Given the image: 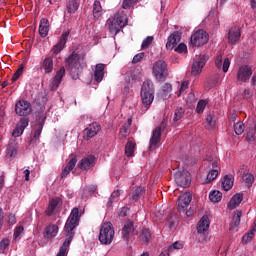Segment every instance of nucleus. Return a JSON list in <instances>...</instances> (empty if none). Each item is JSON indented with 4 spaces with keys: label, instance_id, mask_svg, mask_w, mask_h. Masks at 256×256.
<instances>
[{
    "label": "nucleus",
    "instance_id": "680f3d73",
    "mask_svg": "<svg viewBox=\"0 0 256 256\" xmlns=\"http://www.w3.org/2000/svg\"><path fill=\"white\" fill-rule=\"evenodd\" d=\"M145 57V53H139V54H136L133 59H132V63L135 64V63H139L143 58Z\"/></svg>",
    "mask_w": 256,
    "mask_h": 256
},
{
    "label": "nucleus",
    "instance_id": "bf43d9fd",
    "mask_svg": "<svg viewBox=\"0 0 256 256\" xmlns=\"http://www.w3.org/2000/svg\"><path fill=\"white\" fill-rule=\"evenodd\" d=\"M176 53H187V45L185 43H180L178 47L175 48Z\"/></svg>",
    "mask_w": 256,
    "mask_h": 256
},
{
    "label": "nucleus",
    "instance_id": "4468645a",
    "mask_svg": "<svg viewBox=\"0 0 256 256\" xmlns=\"http://www.w3.org/2000/svg\"><path fill=\"white\" fill-rule=\"evenodd\" d=\"M101 131V126L97 122H93L84 130V139L89 141V139H93L97 133Z\"/></svg>",
    "mask_w": 256,
    "mask_h": 256
},
{
    "label": "nucleus",
    "instance_id": "c03bdc74",
    "mask_svg": "<svg viewBox=\"0 0 256 256\" xmlns=\"http://www.w3.org/2000/svg\"><path fill=\"white\" fill-rule=\"evenodd\" d=\"M24 69H25V66L23 64H20L19 68L17 69V71L14 73V75L12 77V83H15V81H17V79H19V77H21V75H23Z\"/></svg>",
    "mask_w": 256,
    "mask_h": 256
},
{
    "label": "nucleus",
    "instance_id": "0e129e2a",
    "mask_svg": "<svg viewBox=\"0 0 256 256\" xmlns=\"http://www.w3.org/2000/svg\"><path fill=\"white\" fill-rule=\"evenodd\" d=\"M229 65H231V62H229V58H226L223 62L222 71L224 73H227L229 71Z\"/></svg>",
    "mask_w": 256,
    "mask_h": 256
},
{
    "label": "nucleus",
    "instance_id": "a19ab883",
    "mask_svg": "<svg viewBox=\"0 0 256 256\" xmlns=\"http://www.w3.org/2000/svg\"><path fill=\"white\" fill-rule=\"evenodd\" d=\"M246 187H251L255 183V177L251 173H246L242 177Z\"/></svg>",
    "mask_w": 256,
    "mask_h": 256
},
{
    "label": "nucleus",
    "instance_id": "72a5a7b5",
    "mask_svg": "<svg viewBox=\"0 0 256 256\" xmlns=\"http://www.w3.org/2000/svg\"><path fill=\"white\" fill-rule=\"evenodd\" d=\"M222 187L224 191H230V189H233V176L226 175L222 181Z\"/></svg>",
    "mask_w": 256,
    "mask_h": 256
},
{
    "label": "nucleus",
    "instance_id": "5701e85b",
    "mask_svg": "<svg viewBox=\"0 0 256 256\" xmlns=\"http://www.w3.org/2000/svg\"><path fill=\"white\" fill-rule=\"evenodd\" d=\"M59 232V227L55 224L48 225L44 230L45 239H53Z\"/></svg>",
    "mask_w": 256,
    "mask_h": 256
},
{
    "label": "nucleus",
    "instance_id": "c85d7f7f",
    "mask_svg": "<svg viewBox=\"0 0 256 256\" xmlns=\"http://www.w3.org/2000/svg\"><path fill=\"white\" fill-rule=\"evenodd\" d=\"M206 163V169L211 170V169H219V160L217 158H213V156H208L205 159Z\"/></svg>",
    "mask_w": 256,
    "mask_h": 256
},
{
    "label": "nucleus",
    "instance_id": "338daca9",
    "mask_svg": "<svg viewBox=\"0 0 256 256\" xmlns=\"http://www.w3.org/2000/svg\"><path fill=\"white\" fill-rule=\"evenodd\" d=\"M173 87L171 86V84L169 83H165L163 86H162V91L163 93H170V91H172Z\"/></svg>",
    "mask_w": 256,
    "mask_h": 256
},
{
    "label": "nucleus",
    "instance_id": "c9c22d12",
    "mask_svg": "<svg viewBox=\"0 0 256 256\" xmlns=\"http://www.w3.org/2000/svg\"><path fill=\"white\" fill-rule=\"evenodd\" d=\"M131 233H133V222H128L122 229V235L124 239H129V235H131Z\"/></svg>",
    "mask_w": 256,
    "mask_h": 256
},
{
    "label": "nucleus",
    "instance_id": "aec40b11",
    "mask_svg": "<svg viewBox=\"0 0 256 256\" xmlns=\"http://www.w3.org/2000/svg\"><path fill=\"white\" fill-rule=\"evenodd\" d=\"M95 166V156L89 155L85 158H83L79 163L78 167L79 169H83L84 171H87V169H91V167Z\"/></svg>",
    "mask_w": 256,
    "mask_h": 256
},
{
    "label": "nucleus",
    "instance_id": "20e7f679",
    "mask_svg": "<svg viewBox=\"0 0 256 256\" xmlns=\"http://www.w3.org/2000/svg\"><path fill=\"white\" fill-rule=\"evenodd\" d=\"M115 237V229L111 222L102 224L99 234V241L102 245H111L113 238Z\"/></svg>",
    "mask_w": 256,
    "mask_h": 256
},
{
    "label": "nucleus",
    "instance_id": "f257e3e1",
    "mask_svg": "<svg viewBox=\"0 0 256 256\" xmlns=\"http://www.w3.org/2000/svg\"><path fill=\"white\" fill-rule=\"evenodd\" d=\"M77 221H79V208H73L71 211V214L66 221L65 224V232H66V240L60 247L59 252L56 256H65L67 255V247L71 245V241H73V238L75 237V227H77Z\"/></svg>",
    "mask_w": 256,
    "mask_h": 256
},
{
    "label": "nucleus",
    "instance_id": "a211bd4d",
    "mask_svg": "<svg viewBox=\"0 0 256 256\" xmlns=\"http://www.w3.org/2000/svg\"><path fill=\"white\" fill-rule=\"evenodd\" d=\"M239 39H241V29L234 26L228 32V43H230V45H235Z\"/></svg>",
    "mask_w": 256,
    "mask_h": 256
},
{
    "label": "nucleus",
    "instance_id": "de8ad7c7",
    "mask_svg": "<svg viewBox=\"0 0 256 256\" xmlns=\"http://www.w3.org/2000/svg\"><path fill=\"white\" fill-rule=\"evenodd\" d=\"M215 127V121H213V116L208 115L206 118V129L210 130Z\"/></svg>",
    "mask_w": 256,
    "mask_h": 256
},
{
    "label": "nucleus",
    "instance_id": "39448f33",
    "mask_svg": "<svg viewBox=\"0 0 256 256\" xmlns=\"http://www.w3.org/2000/svg\"><path fill=\"white\" fill-rule=\"evenodd\" d=\"M152 72L158 81H164V79H167V76L169 75L167 63L163 60L156 61L153 65Z\"/></svg>",
    "mask_w": 256,
    "mask_h": 256
},
{
    "label": "nucleus",
    "instance_id": "393cba45",
    "mask_svg": "<svg viewBox=\"0 0 256 256\" xmlns=\"http://www.w3.org/2000/svg\"><path fill=\"white\" fill-rule=\"evenodd\" d=\"M105 77V64H97L94 72V79L97 83H101Z\"/></svg>",
    "mask_w": 256,
    "mask_h": 256
},
{
    "label": "nucleus",
    "instance_id": "6e6552de",
    "mask_svg": "<svg viewBox=\"0 0 256 256\" xmlns=\"http://www.w3.org/2000/svg\"><path fill=\"white\" fill-rule=\"evenodd\" d=\"M207 41H209V35L203 30L196 31L190 39V43L193 47H201V45L207 44Z\"/></svg>",
    "mask_w": 256,
    "mask_h": 256
},
{
    "label": "nucleus",
    "instance_id": "bb28decb",
    "mask_svg": "<svg viewBox=\"0 0 256 256\" xmlns=\"http://www.w3.org/2000/svg\"><path fill=\"white\" fill-rule=\"evenodd\" d=\"M241 201H243V194H235L228 203V209H236V207H239V205H241Z\"/></svg>",
    "mask_w": 256,
    "mask_h": 256
},
{
    "label": "nucleus",
    "instance_id": "4d7b16f0",
    "mask_svg": "<svg viewBox=\"0 0 256 256\" xmlns=\"http://www.w3.org/2000/svg\"><path fill=\"white\" fill-rule=\"evenodd\" d=\"M8 157H16L17 156V148L15 146H9L7 149Z\"/></svg>",
    "mask_w": 256,
    "mask_h": 256
},
{
    "label": "nucleus",
    "instance_id": "1a4fd4ad",
    "mask_svg": "<svg viewBox=\"0 0 256 256\" xmlns=\"http://www.w3.org/2000/svg\"><path fill=\"white\" fill-rule=\"evenodd\" d=\"M125 25H127V17L118 16L111 21L109 31L112 33V35H117V33H119V31H121Z\"/></svg>",
    "mask_w": 256,
    "mask_h": 256
},
{
    "label": "nucleus",
    "instance_id": "7c9ffc66",
    "mask_svg": "<svg viewBox=\"0 0 256 256\" xmlns=\"http://www.w3.org/2000/svg\"><path fill=\"white\" fill-rule=\"evenodd\" d=\"M143 195H145V188L143 187H137L131 195V200L134 201L135 203H137V201H139V199H141V197H143Z\"/></svg>",
    "mask_w": 256,
    "mask_h": 256
},
{
    "label": "nucleus",
    "instance_id": "09e8293b",
    "mask_svg": "<svg viewBox=\"0 0 256 256\" xmlns=\"http://www.w3.org/2000/svg\"><path fill=\"white\" fill-rule=\"evenodd\" d=\"M206 106H207V102H205V100H200L197 104L196 112L202 113L203 111H205Z\"/></svg>",
    "mask_w": 256,
    "mask_h": 256
},
{
    "label": "nucleus",
    "instance_id": "f704fd0d",
    "mask_svg": "<svg viewBox=\"0 0 256 256\" xmlns=\"http://www.w3.org/2000/svg\"><path fill=\"white\" fill-rule=\"evenodd\" d=\"M139 239L142 241V243H150L151 231L147 228L143 229L139 235Z\"/></svg>",
    "mask_w": 256,
    "mask_h": 256
},
{
    "label": "nucleus",
    "instance_id": "dca6fc26",
    "mask_svg": "<svg viewBox=\"0 0 256 256\" xmlns=\"http://www.w3.org/2000/svg\"><path fill=\"white\" fill-rule=\"evenodd\" d=\"M69 33V30L63 32L59 42L53 46L52 53L54 55H58V53H61V51H63V49L65 48V43H67V39H69Z\"/></svg>",
    "mask_w": 256,
    "mask_h": 256
},
{
    "label": "nucleus",
    "instance_id": "4c0bfd02",
    "mask_svg": "<svg viewBox=\"0 0 256 256\" xmlns=\"http://www.w3.org/2000/svg\"><path fill=\"white\" fill-rule=\"evenodd\" d=\"M120 196H121V192L119 190H115L114 192H112V194L108 199L106 207L108 208L113 207V203H115V201H117V199H119Z\"/></svg>",
    "mask_w": 256,
    "mask_h": 256
},
{
    "label": "nucleus",
    "instance_id": "e2e57ef3",
    "mask_svg": "<svg viewBox=\"0 0 256 256\" xmlns=\"http://www.w3.org/2000/svg\"><path fill=\"white\" fill-rule=\"evenodd\" d=\"M129 207H122L119 212V217H127L129 215Z\"/></svg>",
    "mask_w": 256,
    "mask_h": 256
},
{
    "label": "nucleus",
    "instance_id": "6e6d98bb",
    "mask_svg": "<svg viewBox=\"0 0 256 256\" xmlns=\"http://www.w3.org/2000/svg\"><path fill=\"white\" fill-rule=\"evenodd\" d=\"M246 139L248 141H255L256 140V131L255 129H250L249 132L247 133Z\"/></svg>",
    "mask_w": 256,
    "mask_h": 256
},
{
    "label": "nucleus",
    "instance_id": "8fccbe9b",
    "mask_svg": "<svg viewBox=\"0 0 256 256\" xmlns=\"http://www.w3.org/2000/svg\"><path fill=\"white\" fill-rule=\"evenodd\" d=\"M10 241L8 238H4L0 241V251H5V249H8L10 245Z\"/></svg>",
    "mask_w": 256,
    "mask_h": 256
},
{
    "label": "nucleus",
    "instance_id": "7ed1b4c3",
    "mask_svg": "<svg viewBox=\"0 0 256 256\" xmlns=\"http://www.w3.org/2000/svg\"><path fill=\"white\" fill-rule=\"evenodd\" d=\"M141 98L143 105H145L146 109H149V106L155 99V86L151 80L143 82L141 87Z\"/></svg>",
    "mask_w": 256,
    "mask_h": 256
},
{
    "label": "nucleus",
    "instance_id": "052dcab7",
    "mask_svg": "<svg viewBox=\"0 0 256 256\" xmlns=\"http://www.w3.org/2000/svg\"><path fill=\"white\" fill-rule=\"evenodd\" d=\"M187 87H189V82L188 81H183L181 83L179 92H178V97H181V95H183V91H185V89H187Z\"/></svg>",
    "mask_w": 256,
    "mask_h": 256
},
{
    "label": "nucleus",
    "instance_id": "2f4dec72",
    "mask_svg": "<svg viewBox=\"0 0 256 256\" xmlns=\"http://www.w3.org/2000/svg\"><path fill=\"white\" fill-rule=\"evenodd\" d=\"M42 68L45 73H51V71H53V57H46L43 61Z\"/></svg>",
    "mask_w": 256,
    "mask_h": 256
},
{
    "label": "nucleus",
    "instance_id": "774afa93",
    "mask_svg": "<svg viewBox=\"0 0 256 256\" xmlns=\"http://www.w3.org/2000/svg\"><path fill=\"white\" fill-rule=\"evenodd\" d=\"M8 223L9 225H15V223H17V218L15 217V214H9Z\"/></svg>",
    "mask_w": 256,
    "mask_h": 256
},
{
    "label": "nucleus",
    "instance_id": "a18cd8bd",
    "mask_svg": "<svg viewBox=\"0 0 256 256\" xmlns=\"http://www.w3.org/2000/svg\"><path fill=\"white\" fill-rule=\"evenodd\" d=\"M102 7H101V2L96 0L93 4V15L94 17H99V13H101Z\"/></svg>",
    "mask_w": 256,
    "mask_h": 256
},
{
    "label": "nucleus",
    "instance_id": "ea45409f",
    "mask_svg": "<svg viewBox=\"0 0 256 256\" xmlns=\"http://www.w3.org/2000/svg\"><path fill=\"white\" fill-rule=\"evenodd\" d=\"M217 175H219V170L217 168L209 170L206 177V183H211L212 181H215V179H217Z\"/></svg>",
    "mask_w": 256,
    "mask_h": 256
},
{
    "label": "nucleus",
    "instance_id": "9b49d317",
    "mask_svg": "<svg viewBox=\"0 0 256 256\" xmlns=\"http://www.w3.org/2000/svg\"><path fill=\"white\" fill-rule=\"evenodd\" d=\"M208 59L209 56L206 55L196 57L192 64L191 74L194 76L201 74V72L203 71V67H205V63H207Z\"/></svg>",
    "mask_w": 256,
    "mask_h": 256
},
{
    "label": "nucleus",
    "instance_id": "cd10ccee",
    "mask_svg": "<svg viewBox=\"0 0 256 256\" xmlns=\"http://www.w3.org/2000/svg\"><path fill=\"white\" fill-rule=\"evenodd\" d=\"M243 216V211L236 210V213L232 217V221L230 223V231H233L236 227L241 225V217Z\"/></svg>",
    "mask_w": 256,
    "mask_h": 256
},
{
    "label": "nucleus",
    "instance_id": "3c124183",
    "mask_svg": "<svg viewBox=\"0 0 256 256\" xmlns=\"http://www.w3.org/2000/svg\"><path fill=\"white\" fill-rule=\"evenodd\" d=\"M17 125L20 127V129H23L25 131V129L29 125V118H21Z\"/></svg>",
    "mask_w": 256,
    "mask_h": 256
},
{
    "label": "nucleus",
    "instance_id": "c756f323",
    "mask_svg": "<svg viewBox=\"0 0 256 256\" xmlns=\"http://www.w3.org/2000/svg\"><path fill=\"white\" fill-rule=\"evenodd\" d=\"M66 9L67 13H77V9H79V0H69L66 5Z\"/></svg>",
    "mask_w": 256,
    "mask_h": 256
},
{
    "label": "nucleus",
    "instance_id": "2eb2a0df",
    "mask_svg": "<svg viewBox=\"0 0 256 256\" xmlns=\"http://www.w3.org/2000/svg\"><path fill=\"white\" fill-rule=\"evenodd\" d=\"M253 75V70L249 66H242L239 68L237 73V79L242 81V83H247L251 76Z\"/></svg>",
    "mask_w": 256,
    "mask_h": 256
},
{
    "label": "nucleus",
    "instance_id": "423d86ee",
    "mask_svg": "<svg viewBox=\"0 0 256 256\" xmlns=\"http://www.w3.org/2000/svg\"><path fill=\"white\" fill-rule=\"evenodd\" d=\"M166 125L167 123L162 121L161 126H158L153 130L150 138L149 151H155V149L159 147V143H161V133L163 132V129H165Z\"/></svg>",
    "mask_w": 256,
    "mask_h": 256
},
{
    "label": "nucleus",
    "instance_id": "13d9d810",
    "mask_svg": "<svg viewBox=\"0 0 256 256\" xmlns=\"http://www.w3.org/2000/svg\"><path fill=\"white\" fill-rule=\"evenodd\" d=\"M23 231H25L23 226H18V227L15 228V230H14V239H15V241H17V239H19V236L21 235V233H23Z\"/></svg>",
    "mask_w": 256,
    "mask_h": 256
},
{
    "label": "nucleus",
    "instance_id": "0eeeda50",
    "mask_svg": "<svg viewBox=\"0 0 256 256\" xmlns=\"http://www.w3.org/2000/svg\"><path fill=\"white\" fill-rule=\"evenodd\" d=\"M174 179L176 184L183 189L191 185V173L187 170H179L175 173Z\"/></svg>",
    "mask_w": 256,
    "mask_h": 256
},
{
    "label": "nucleus",
    "instance_id": "37998d69",
    "mask_svg": "<svg viewBox=\"0 0 256 256\" xmlns=\"http://www.w3.org/2000/svg\"><path fill=\"white\" fill-rule=\"evenodd\" d=\"M234 131L236 135H242V133L245 131V124H243L241 121L234 124Z\"/></svg>",
    "mask_w": 256,
    "mask_h": 256
},
{
    "label": "nucleus",
    "instance_id": "f8f14e48",
    "mask_svg": "<svg viewBox=\"0 0 256 256\" xmlns=\"http://www.w3.org/2000/svg\"><path fill=\"white\" fill-rule=\"evenodd\" d=\"M46 120L47 116L45 114L38 113L36 115V121L34 125V139H39V137H41V132L43 131V126L45 125Z\"/></svg>",
    "mask_w": 256,
    "mask_h": 256
},
{
    "label": "nucleus",
    "instance_id": "ddd939ff",
    "mask_svg": "<svg viewBox=\"0 0 256 256\" xmlns=\"http://www.w3.org/2000/svg\"><path fill=\"white\" fill-rule=\"evenodd\" d=\"M192 199H193V196L189 192H185L184 194H181L179 196V198H178L179 213H185V209H187V207H189Z\"/></svg>",
    "mask_w": 256,
    "mask_h": 256
},
{
    "label": "nucleus",
    "instance_id": "4be33fe9",
    "mask_svg": "<svg viewBox=\"0 0 256 256\" xmlns=\"http://www.w3.org/2000/svg\"><path fill=\"white\" fill-rule=\"evenodd\" d=\"M211 225V222L209 221V216L204 215L197 225V231L200 234L206 233V231L209 230V226Z\"/></svg>",
    "mask_w": 256,
    "mask_h": 256
},
{
    "label": "nucleus",
    "instance_id": "f3484780",
    "mask_svg": "<svg viewBox=\"0 0 256 256\" xmlns=\"http://www.w3.org/2000/svg\"><path fill=\"white\" fill-rule=\"evenodd\" d=\"M62 206H63V200H61V198L56 197L51 199L46 209V215H48V217H51V215L55 213V210L60 209V207Z\"/></svg>",
    "mask_w": 256,
    "mask_h": 256
},
{
    "label": "nucleus",
    "instance_id": "58836bf2",
    "mask_svg": "<svg viewBox=\"0 0 256 256\" xmlns=\"http://www.w3.org/2000/svg\"><path fill=\"white\" fill-rule=\"evenodd\" d=\"M184 115H185V109H183L182 107L176 108L174 111V117H173L174 123H177V121H181Z\"/></svg>",
    "mask_w": 256,
    "mask_h": 256
},
{
    "label": "nucleus",
    "instance_id": "6ab92c4d",
    "mask_svg": "<svg viewBox=\"0 0 256 256\" xmlns=\"http://www.w3.org/2000/svg\"><path fill=\"white\" fill-rule=\"evenodd\" d=\"M181 41V33L179 31H175L168 37V41L166 43V49L173 50L177 47V43Z\"/></svg>",
    "mask_w": 256,
    "mask_h": 256
},
{
    "label": "nucleus",
    "instance_id": "9d476101",
    "mask_svg": "<svg viewBox=\"0 0 256 256\" xmlns=\"http://www.w3.org/2000/svg\"><path fill=\"white\" fill-rule=\"evenodd\" d=\"M31 111V103L27 100H19L15 105V113L20 117H27Z\"/></svg>",
    "mask_w": 256,
    "mask_h": 256
},
{
    "label": "nucleus",
    "instance_id": "b1692460",
    "mask_svg": "<svg viewBox=\"0 0 256 256\" xmlns=\"http://www.w3.org/2000/svg\"><path fill=\"white\" fill-rule=\"evenodd\" d=\"M77 165V158L73 157L65 166V168L62 170L61 173V179H65L73 169H75V166Z\"/></svg>",
    "mask_w": 256,
    "mask_h": 256
},
{
    "label": "nucleus",
    "instance_id": "a878e982",
    "mask_svg": "<svg viewBox=\"0 0 256 256\" xmlns=\"http://www.w3.org/2000/svg\"><path fill=\"white\" fill-rule=\"evenodd\" d=\"M49 20L47 18H42L40 20L39 25V35L40 37H45L46 35H49Z\"/></svg>",
    "mask_w": 256,
    "mask_h": 256
},
{
    "label": "nucleus",
    "instance_id": "79ce46f5",
    "mask_svg": "<svg viewBox=\"0 0 256 256\" xmlns=\"http://www.w3.org/2000/svg\"><path fill=\"white\" fill-rule=\"evenodd\" d=\"M154 215L158 219H161L163 215H165V207L161 205L156 206L154 210Z\"/></svg>",
    "mask_w": 256,
    "mask_h": 256
},
{
    "label": "nucleus",
    "instance_id": "e433bc0d",
    "mask_svg": "<svg viewBox=\"0 0 256 256\" xmlns=\"http://www.w3.org/2000/svg\"><path fill=\"white\" fill-rule=\"evenodd\" d=\"M209 199L212 203H219L223 199V194L219 190L210 192Z\"/></svg>",
    "mask_w": 256,
    "mask_h": 256
},
{
    "label": "nucleus",
    "instance_id": "5fc2aeb1",
    "mask_svg": "<svg viewBox=\"0 0 256 256\" xmlns=\"http://www.w3.org/2000/svg\"><path fill=\"white\" fill-rule=\"evenodd\" d=\"M194 213H195V210H193L192 208H190L188 210H185V208H184V212H180V215L182 217H184V219H185V217H187V218L193 217Z\"/></svg>",
    "mask_w": 256,
    "mask_h": 256
},
{
    "label": "nucleus",
    "instance_id": "412c9836",
    "mask_svg": "<svg viewBox=\"0 0 256 256\" xmlns=\"http://www.w3.org/2000/svg\"><path fill=\"white\" fill-rule=\"evenodd\" d=\"M65 75V67H61L60 70L56 73L52 83L50 84L51 90H57V87L61 84L63 77Z\"/></svg>",
    "mask_w": 256,
    "mask_h": 256
},
{
    "label": "nucleus",
    "instance_id": "69168bd1",
    "mask_svg": "<svg viewBox=\"0 0 256 256\" xmlns=\"http://www.w3.org/2000/svg\"><path fill=\"white\" fill-rule=\"evenodd\" d=\"M215 65L218 69H221V66L223 65V56L222 55L217 56Z\"/></svg>",
    "mask_w": 256,
    "mask_h": 256
},
{
    "label": "nucleus",
    "instance_id": "f03ea898",
    "mask_svg": "<svg viewBox=\"0 0 256 256\" xmlns=\"http://www.w3.org/2000/svg\"><path fill=\"white\" fill-rule=\"evenodd\" d=\"M67 71H69L72 79H79V75L83 72L81 65V56L79 54H71L67 59Z\"/></svg>",
    "mask_w": 256,
    "mask_h": 256
},
{
    "label": "nucleus",
    "instance_id": "864d4df0",
    "mask_svg": "<svg viewBox=\"0 0 256 256\" xmlns=\"http://www.w3.org/2000/svg\"><path fill=\"white\" fill-rule=\"evenodd\" d=\"M23 131L24 130L17 124L12 132V137H21V135H23Z\"/></svg>",
    "mask_w": 256,
    "mask_h": 256
},
{
    "label": "nucleus",
    "instance_id": "49530a36",
    "mask_svg": "<svg viewBox=\"0 0 256 256\" xmlns=\"http://www.w3.org/2000/svg\"><path fill=\"white\" fill-rule=\"evenodd\" d=\"M175 249H183V244H181V242H174L171 246L168 247L166 253H172V251H175Z\"/></svg>",
    "mask_w": 256,
    "mask_h": 256
},
{
    "label": "nucleus",
    "instance_id": "603ef678",
    "mask_svg": "<svg viewBox=\"0 0 256 256\" xmlns=\"http://www.w3.org/2000/svg\"><path fill=\"white\" fill-rule=\"evenodd\" d=\"M153 43V36H148L145 40L142 42V49H148V47Z\"/></svg>",
    "mask_w": 256,
    "mask_h": 256
},
{
    "label": "nucleus",
    "instance_id": "473e14b6",
    "mask_svg": "<svg viewBox=\"0 0 256 256\" xmlns=\"http://www.w3.org/2000/svg\"><path fill=\"white\" fill-rule=\"evenodd\" d=\"M135 142H133L132 140H129L126 145H125V155L126 157H133L134 153H135Z\"/></svg>",
    "mask_w": 256,
    "mask_h": 256
}]
</instances>
